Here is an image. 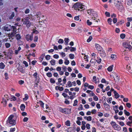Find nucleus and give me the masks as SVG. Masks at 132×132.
Returning a JSON list of instances; mask_svg holds the SVG:
<instances>
[{"label":"nucleus","instance_id":"6ab92c4d","mask_svg":"<svg viewBox=\"0 0 132 132\" xmlns=\"http://www.w3.org/2000/svg\"><path fill=\"white\" fill-rule=\"evenodd\" d=\"M15 37H16V39L18 40H19L21 38V36L19 34H18L15 35Z\"/></svg>","mask_w":132,"mask_h":132},{"label":"nucleus","instance_id":"49530a36","mask_svg":"<svg viewBox=\"0 0 132 132\" xmlns=\"http://www.w3.org/2000/svg\"><path fill=\"white\" fill-rule=\"evenodd\" d=\"M125 34H121L120 35V37L121 38L123 39L125 37Z\"/></svg>","mask_w":132,"mask_h":132},{"label":"nucleus","instance_id":"a211bd4d","mask_svg":"<svg viewBox=\"0 0 132 132\" xmlns=\"http://www.w3.org/2000/svg\"><path fill=\"white\" fill-rule=\"evenodd\" d=\"M11 28H12V29H13L12 31L13 32H16L17 30L16 27L14 26H11Z\"/></svg>","mask_w":132,"mask_h":132},{"label":"nucleus","instance_id":"69168bd1","mask_svg":"<svg viewBox=\"0 0 132 132\" xmlns=\"http://www.w3.org/2000/svg\"><path fill=\"white\" fill-rule=\"evenodd\" d=\"M106 15L108 16L109 17L110 16V13L109 12H106L105 13Z\"/></svg>","mask_w":132,"mask_h":132},{"label":"nucleus","instance_id":"37998d69","mask_svg":"<svg viewBox=\"0 0 132 132\" xmlns=\"http://www.w3.org/2000/svg\"><path fill=\"white\" fill-rule=\"evenodd\" d=\"M88 88L89 89H93L94 88V86H93L90 85L88 86Z\"/></svg>","mask_w":132,"mask_h":132},{"label":"nucleus","instance_id":"338daca9","mask_svg":"<svg viewBox=\"0 0 132 132\" xmlns=\"http://www.w3.org/2000/svg\"><path fill=\"white\" fill-rule=\"evenodd\" d=\"M50 82L52 83H54L55 82V80L51 78L50 79Z\"/></svg>","mask_w":132,"mask_h":132},{"label":"nucleus","instance_id":"4c0bfd02","mask_svg":"<svg viewBox=\"0 0 132 132\" xmlns=\"http://www.w3.org/2000/svg\"><path fill=\"white\" fill-rule=\"evenodd\" d=\"M79 107L78 108V110H82L83 109V106L82 105V104H80L79 106Z\"/></svg>","mask_w":132,"mask_h":132},{"label":"nucleus","instance_id":"774afa93","mask_svg":"<svg viewBox=\"0 0 132 132\" xmlns=\"http://www.w3.org/2000/svg\"><path fill=\"white\" fill-rule=\"evenodd\" d=\"M64 103L66 104H69V101L67 99H66L64 101Z\"/></svg>","mask_w":132,"mask_h":132},{"label":"nucleus","instance_id":"e2e57ef3","mask_svg":"<svg viewBox=\"0 0 132 132\" xmlns=\"http://www.w3.org/2000/svg\"><path fill=\"white\" fill-rule=\"evenodd\" d=\"M28 119L27 117L24 118L23 119V121L24 122H27L28 120Z\"/></svg>","mask_w":132,"mask_h":132},{"label":"nucleus","instance_id":"2eb2a0df","mask_svg":"<svg viewBox=\"0 0 132 132\" xmlns=\"http://www.w3.org/2000/svg\"><path fill=\"white\" fill-rule=\"evenodd\" d=\"M111 57L112 60H115L116 59L117 56L116 55L112 54L111 55Z\"/></svg>","mask_w":132,"mask_h":132},{"label":"nucleus","instance_id":"bb28decb","mask_svg":"<svg viewBox=\"0 0 132 132\" xmlns=\"http://www.w3.org/2000/svg\"><path fill=\"white\" fill-rule=\"evenodd\" d=\"M92 39V36H90L89 38L87 40V42H89Z\"/></svg>","mask_w":132,"mask_h":132},{"label":"nucleus","instance_id":"f257e3e1","mask_svg":"<svg viewBox=\"0 0 132 132\" xmlns=\"http://www.w3.org/2000/svg\"><path fill=\"white\" fill-rule=\"evenodd\" d=\"M14 116L13 115H10L8 118V120L6 121L7 123L10 126L14 125L16 124V121L13 119Z\"/></svg>","mask_w":132,"mask_h":132},{"label":"nucleus","instance_id":"423d86ee","mask_svg":"<svg viewBox=\"0 0 132 132\" xmlns=\"http://www.w3.org/2000/svg\"><path fill=\"white\" fill-rule=\"evenodd\" d=\"M59 109L60 111L62 113L65 114H67L68 113V109L67 108H65L63 109L61 108H59Z\"/></svg>","mask_w":132,"mask_h":132},{"label":"nucleus","instance_id":"13d9d810","mask_svg":"<svg viewBox=\"0 0 132 132\" xmlns=\"http://www.w3.org/2000/svg\"><path fill=\"white\" fill-rule=\"evenodd\" d=\"M24 81L23 80H21L19 81V83L20 85H22L23 84Z\"/></svg>","mask_w":132,"mask_h":132},{"label":"nucleus","instance_id":"f3484780","mask_svg":"<svg viewBox=\"0 0 132 132\" xmlns=\"http://www.w3.org/2000/svg\"><path fill=\"white\" fill-rule=\"evenodd\" d=\"M26 24L27 27H29L30 26L31 24V23L29 21L27 20L26 22Z\"/></svg>","mask_w":132,"mask_h":132},{"label":"nucleus","instance_id":"7ed1b4c3","mask_svg":"<svg viewBox=\"0 0 132 132\" xmlns=\"http://www.w3.org/2000/svg\"><path fill=\"white\" fill-rule=\"evenodd\" d=\"M87 11L88 14L90 15L92 18L93 19V18H95V16L96 14L94 13V12L93 10L90 9L88 10Z\"/></svg>","mask_w":132,"mask_h":132},{"label":"nucleus","instance_id":"2f4dec72","mask_svg":"<svg viewBox=\"0 0 132 132\" xmlns=\"http://www.w3.org/2000/svg\"><path fill=\"white\" fill-rule=\"evenodd\" d=\"M108 22L110 24V25L111 24V22H112V19L111 18H109L108 19Z\"/></svg>","mask_w":132,"mask_h":132},{"label":"nucleus","instance_id":"412c9836","mask_svg":"<svg viewBox=\"0 0 132 132\" xmlns=\"http://www.w3.org/2000/svg\"><path fill=\"white\" fill-rule=\"evenodd\" d=\"M68 87H71L72 86V83L70 81H69L68 82Z\"/></svg>","mask_w":132,"mask_h":132},{"label":"nucleus","instance_id":"8fccbe9b","mask_svg":"<svg viewBox=\"0 0 132 132\" xmlns=\"http://www.w3.org/2000/svg\"><path fill=\"white\" fill-rule=\"evenodd\" d=\"M62 95L63 96L65 97V98H66V97L67 96H68V97H69V96H68L67 94H66L65 93H63L62 94Z\"/></svg>","mask_w":132,"mask_h":132},{"label":"nucleus","instance_id":"79ce46f5","mask_svg":"<svg viewBox=\"0 0 132 132\" xmlns=\"http://www.w3.org/2000/svg\"><path fill=\"white\" fill-rule=\"evenodd\" d=\"M93 79L94 81L95 82V83H96V82H98L97 79H96V77L95 76H94L93 77Z\"/></svg>","mask_w":132,"mask_h":132},{"label":"nucleus","instance_id":"4468645a","mask_svg":"<svg viewBox=\"0 0 132 132\" xmlns=\"http://www.w3.org/2000/svg\"><path fill=\"white\" fill-rule=\"evenodd\" d=\"M114 79L117 81H119V76L117 75H116L115 76V77H114Z\"/></svg>","mask_w":132,"mask_h":132},{"label":"nucleus","instance_id":"680f3d73","mask_svg":"<svg viewBox=\"0 0 132 132\" xmlns=\"http://www.w3.org/2000/svg\"><path fill=\"white\" fill-rule=\"evenodd\" d=\"M112 100V98L111 97L109 98L108 100H107V101L109 103H111V101Z\"/></svg>","mask_w":132,"mask_h":132},{"label":"nucleus","instance_id":"6e6d98bb","mask_svg":"<svg viewBox=\"0 0 132 132\" xmlns=\"http://www.w3.org/2000/svg\"><path fill=\"white\" fill-rule=\"evenodd\" d=\"M70 48H72L70 50L71 51H74L76 50V48H75L72 47H70Z\"/></svg>","mask_w":132,"mask_h":132},{"label":"nucleus","instance_id":"c85d7f7f","mask_svg":"<svg viewBox=\"0 0 132 132\" xmlns=\"http://www.w3.org/2000/svg\"><path fill=\"white\" fill-rule=\"evenodd\" d=\"M69 56L70 57V58L71 59H73L74 57V55L72 54H70Z\"/></svg>","mask_w":132,"mask_h":132},{"label":"nucleus","instance_id":"39448f33","mask_svg":"<svg viewBox=\"0 0 132 132\" xmlns=\"http://www.w3.org/2000/svg\"><path fill=\"white\" fill-rule=\"evenodd\" d=\"M123 46L124 47L128 48L129 50H132V46L129 43L124 42L123 43Z\"/></svg>","mask_w":132,"mask_h":132},{"label":"nucleus","instance_id":"0eeeda50","mask_svg":"<svg viewBox=\"0 0 132 132\" xmlns=\"http://www.w3.org/2000/svg\"><path fill=\"white\" fill-rule=\"evenodd\" d=\"M3 30L5 31H10L12 30V28H11V25H9V26H5L3 28Z\"/></svg>","mask_w":132,"mask_h":132},{"label":"nucleus","instance_id":"c756f323","mask_svg":"<svg viewBox=\"0 0 132 132\" xmlns=\"http://www.w3.org/2000/svg\"><path fill=\"white\" fill-rule=\"evenodd\" d=\"M13 52L11 50H9L8 53L9 55H10L11 56L13 54Z\"/></svg>","mask_w":132,"mask_h":132},{"label":"nucleus","instance_id":"4d7b16f0","mask_svg":"<svg viewBox=\"0 0 132 132\" xmlns=\"http://www.w3.org/2000/svg\"><path fill=\"white\" fill-rule=\"evenodd\" d=\"M59 89H58L60 91H62L63 90L64 88L62 87H59Z\"/></svg>","mask_w":132,"mask_h":132},{"label":"nucleus","instance_id":"e433bc0d","mask_svg":"<svg viewBox=\"0 0 132 132\" xmlns=\"http://www.w3.org/2000/svg\"><path fill=\"white\" fill-rule=\"evenodd\" d=\"M62 70L63 71V72L67 70V68L66 67H62Z\"/></svg>","mask_w":132,"mask_h":132},{"label":"nucleus","instance_id":"f03ea898","mask_svg":"<svg viewBox=\"0 0 132 132\" xmlns=\"http://www.w3.org/2000/svg\"><path fill=\"white\" fill-rule=\"evenodd\" d=\"M110 124L115 130L120 131L121 129V127L119 125L117 124L115 122L112 121L110 123Z\"/></svg>","mask_w":132,"mask_h":132},{"label":"nucleus","instance_id":"c03bdc74","mask_svg":"<svg viewBox=\"0 0 132 132\" xmlns=\"http://www.w3.org/2000/svg\"><path fill=\"white\" fill-rule=\"evenodd\" d=\"M119 123L121 126H122L124 125V123L123 122L119 121Z\"/></svg>","mask_w":132,"mask_h":132},{"label":"nucleus","instance_id":"6e6552de","mask_svg":"<svg viewBox=\"0 0 132 132\" xmlns=\"http://www.w3.org/2000/svg\"><path fill=\"white\" fill-rule=\"evenodd\" d=\"M95 47L98 51H100L101 52L103 51V49L99 44H96Z\"/></svg>","mask_w":132,"mask_h":132},{"label":"nucleus","instance_id":"603ef678","mask_svg":"<svg viewBox=\"0 0 132 132\" xmlns=\"http://www.w3.org/2000/svg\"><path fill=\"white\" fill-rule=\"evenodd\" d=\"M4 75L5 76V79L6 80L8 78L7 74V73H5Z\"/></svg>","mask_w":132,"mask_h":132},{"label":"nucleus","instance_id":"9b49d317","mask_svg":"<svg viewBox=\"0 0 132 132\" xmlns=\"http://www.w3.org/2000/svg\"><path fill=\"white\" fill-rule=\"evenodd\" d=\"M17 69L20 72L23 73L24 72L25 68L24 67H19L17 68Z\"/></svg>","mask_w":132,"mask_h":132},{"label":"nucleus","instance_id":"5701e85b","mask_svg":"<svg viewBox=\"0 0 132 132\" xmlns=\"http://www.w3.org/2000/svg\"><path fill=\"white\" fill-rule=\"evenodd\" d=\"M70 122L69 120H67L65 122V124L67 126H70Z\"/></svg>","mask_w":132,"mask_h":132},{"label":"nucleus","instance_id":"58836bf2","mask_svg":"<svg viewBox=\"0 0 132 132\" xmlns=\"http://www.w3.org/2000/svg\"><path fill=\"white\" fill-rule=\"evenodd\" d=\"M126 105L129 108H130L131 106V105L129 103H127L126 104Z\"/></svg>","mask_w":132,"mask_h":132},{"label":"nucleus","instance_id":"5fc2aeb1","mask_svg":"<svg viewBox=\"0 0 132 132\" xmlns=\"http://www.w3.org/2000/svg\"><path fill=\"white\" fill-rule=\"evenodd\" d=\"M55 61L52 60L50 62V63L52 65H54L55 64Z\"/></svg>","mask_w":132,"mask_h":132},{"label":"nucleus","instance_id":"09e8293b","mask_svg":"<svg viewBox=\"0 0 132 132\" xmlns=\"http://www.w3.org/2000/svg\"><path fill=\"white\" fill-rule=\"evenodd\" d=\"M2 103H3L5 105V106L6 104L7 101L5 100H3Z\"/></svg>","mask_w":132,"mask_h":132},{"label":"nucleus","instance_id":"473e14b6","mask_svg":"<svg viewBox=\"0 0 132 132\" xmlns=\"http://www.w3.org/2000/svg\"><path fill=\"white\" fill-rule=\"evenodd\" d=\"M132 123V121L127 122L126 124L130 126H131V124Z\"/></svg>","mask_w":132,"mask_h":132},{"label":"nucleus","instance_id":"20e7f679","mask_svg":"<svg viewBox=\"0 0 132 132\" xmlns=\"http://www.w3.org/2000/svg\"><path fill=\"white\" fill-rule=\"evenodd\" d=\"M84 6V5H83L81 3L77 2L75 4L73 5V7L75 9H76L78 8H80V9H82L83 7L82 6Z\"/></svg>","mask_w":132,"mask_h":132},{"label":"nucleus","instance_id":"7c9ffc66","mask_svg":"<svg viewBox=\"0 0 132 132\" xmlns=\"http://www.w3.org/2000/svg\"><path fill=\"white\" fill-rule=\"evenodd\" d=\"M86 119L88 121H91L92 120V117L90 116H89L87 118H86Z\"/></svg>","mask_w":132,"mask_h":132},{"label":"nucleus","instance_id":"a878e982","mask_svg":"<svg viewBox=\"0 0 132 132\" xmlns=\"http://www.w3.org/2000/svg\"><path fill=\"white\" fill-rule=\"evenodd\" d=\"M38 103L40 104L41 107L43 108L44 103L42 101H39Z\"/></svg>","mask_w":132,"mask_h":132},{"label":"nucleus","instance_id":"b1692460","mask_svg":"<svg viewBox=\"0 0 132 132\" xmlns=\"http://www.w3.org/2000/svg\"><path fill=\"white\" fill-rule=\"evenodd\" d=\"M5 45L6 48H9L10 46V43H7L5 44Z\"/></svg>","mask_w":132,"mask_h":132},{"label":"nucleus","instance_id":"0e129e2a","mask_svg":"<svg viewBox=\"0 0 132 132\" xmlns=\"http://www.w3.org/2000/svg\"><path fill=\"white\" fill-rule=\"evenodd\" d=\"M29 12V9H26L25 11V13L26 14L28 13Z\"/></svg>","mask_w":132,"mask_h":132},{"label":"nucleus","instance_id":"72a5a7b5","mask_svg":"<svg viewBox=\"0 0 132 132\" xmlns=\"http://www.w3.org/2000/svg\"><path fill=\"white\" fill-rule=\"evenodd\" d=\"M86 23L89 26L91 25L92 24V22H90L89 20H88L87 21Z\"/></svg>","mask_w":132,"mask_h":132},{"label":"nucleus","instance_id":"1a4fd4ad","mask_svg":"<svg viewBox=\"0 0 132 132\" xmlns=\"http://www.w3.org/2000/svg\"><path fill=\"white\" fill-rule=\"evenodd\" d=\"M56 69L57 71L59 72L60 75H61L63 74L64 72L62 70L61 68V67H58L56 68Z\"/></svg>","mask_w":132,"mask_h":132},{"label":"nucleus","instance_id":"864d4df0","mask_svg":"<svg viewBox=\"0 0 132 132\" xmlns=\"http://www.w3.org/2000/svg\"><path fill=\"white\" fill-rule=\"evenodd\" d=\"M69 63V61L68 60H65L64 62V63L66 65H68Z\"/></svg>","mask_w":132,"mask_h":132},{"label":"nucleus","instance_id":"aec40b11","mask_svg":"<svg viewBox=\"0 0 132 132\" xmlns=\"http://www.w3.org/2000/svg\"><path fill=\"white\" fill-rule=\"evenodd\" d=\"M124 113L125 115L127 116H129L130 115V113L128 111H127L126 110H124Z\"/></svg>","mask_w":132,"mask_h":132},{"label":"nucleus","instance_id":"4be33fe9","mask_svg":"<svg viewBox=\"0 0 132 132\" xmlns=\"http://www.w3.org/2000/svg\"><path fill=\"white\" fill-rule=\"evenodd\" d=\"M78 101L77 100H75L74 101V103L73 105V106H75L77 104Z\"/></svg>","mask_w":132,"mask_h":132},{"label":"nucleus","instance_id":"f8f14e48","mask_svg":"<svg viewBox=\"0 0 132 132\" xmlns=\"http://www.w3.org/2000/svg\"><path fill=\"white\" fill-rule=\"evenodd\" d=\"M114 96L116 98H118L119 97V95L116 92V91H114Z\"/></svg>","mask_w":132,"mask_h":132},{"label":"nucleus","instance_id":"bf43d9fd","mask_svg":"<svg viewBox=\"0 0 132 132\" xmlns=\"http://www.w3.org/2000/svg\"><path fill=\"white\" fill-rule=\"evenodd\" d=\"M92 132H96V129L95 127H92Z\"/></svg>","mask_w":132,"mask_h":132},{"label":"nucleus","instance_id":"c9c22d12","mask_svg":"<svg viewBox=\"0 0 132 132\" xmlns=\"http://www.w3.org/2000/svg\"><path fill=\"white\" fill-rule=\"evenodd\" d=\"M58 42L59 43L61 44L63 43L64 42L63 40L62 39H59Z\"/></svg>","mask_w":132,"mask_h":132},{"label":"nucleus","instance_id":"f704fd0d","mask_svg":"<svg viewBox=\"0 0 132 132\" xmlns=\"http://www.w3.org/2000/svg\"><path fill=\"white\" fill-rule=\"evenodd\" d=\"M90 125L89 123H87L86 124V128L88 129H89L90 128Z\"/></svg>","mask_w":132,"mask_h":132},{"label":"nucleus","instance_id":"9d476101","mask_svg":"<svg viewBox=\"0 0 132 132\" xmlns=\"http://www.w3.org/2000/svg\"><path fill=\"white\" fill-rule=\"evenodd\" d=\"M37 72L35 73L33 75V76L34 77L36 80L37 82H39V78L37 76Z\"/></svg>","mask_w":132,"mask_h":132},{"label":"nucleus","instance_id":"393cba45","mask_svg":"<svg viewBox=\"0 0 132 132\" xmlns=\"http://www.w3.org/2000/svg\"><path fill=\"white\" fill-rule=\"evenodd\" d=\"M109 72L111 71L113 69L112 67H109L107 68Z\"/></svg>","mask_w":132,"mask_h":132},{"label":"nucleus","instance_id":"052dcab7","mask_svg":"<svg viewBox=\"0 0 132 132\" xmlns=\"http://www.w3.org/2000/svg\"><path fill=\"white\" fill-rule=\"evenodd\" d=\"M101 82L102 83H106V81L105 79L103 78L102 79Z\"/></svg>","mask_w":132,"mask_h":132},{"label":"nucleus","instance_id":"a19ab883","mask_svg":"<svg viewBox=\"0 0 132 132\" xmlns=\"http://www.w3.org/2000/svg\"><path fill=\"white\" fill-rule=\"evenodd\" d=\"M25 97L23 98V100H26L28 99V96L27 94H25Z\"/></svg>","mask_w":132,"mask_h":132},{"label":"nucleus","instance_id":"ddd939ff","mask_svg":"<svg viewBox=\"0 0 132 132\" xmlns=\"http://www.w3.org/2000/svg\"><path fill=\"white\" fill-rule=\"evenodd\" d=\"M15 14L14 12H12L11 15L10 16H9V20H11L13 19V17L14 16Z\"/></svg>","mask_w":132,"mask_h":132},{"label":"nucleus","instance_id":"de8ad7c7","mask_svg":"<svg viewBox=\"0 0 132 132\" xmlns=\"http://www.w3.org/2000/svg\"><path fill=\"white\" fill-rule=\"evenodd\" d=\"M117 21V19L116 18H114L113 19V21L114 23H116Z\"/></svg>","mask_w":132,"mask_h":132},{"label":"nucleus","instance_id":"cd10ccee","mask_svg":"<svg viewBox=\"0 0 132 132\" xmlns=\"http://www.w3.org/2000/svg\"><path fill=\"white\" fill-rule=\"evenodd\" d=\"M102 53H101V52H100V53L101 54V56L103 57H104L105 56V52H104L103 51H103H102Z\"/></svg>","mask_w":132,"mask_h":132},{"label":"nucleus","instance_id":"a18cd8bd","mask_svg":"<svg viewBox=\"0 0 132 132\" xmlns=\"http://www.w3.org/2000/svg\"><path fill=\"white\" fill-rule=\"evenodd\" d=\"M91 112L92 114H94L96 113V111L95 109H93L92 110Z\"/></svg>","mask_w":132,"mask_h":132},{"label":"nucleus","instance_id":"ea45409f","mask_svg":"<svg viewBox=\"0 0 132 132\" xmlns=\"http://www.w3.org/2000/svg\"><path fill=\"white\" fill-rule=\"evenodd\" d=\"M93 99L95 101H97L98 100V98L96 96L94 95V96Z\"/></svg>","mask_w":132,"mask_h":132},{"label":"nucleus","instance_id":"dca6fc26","mask_svg":"<svg viewBox=\"0 0 132 132\" xmlns=\"http://www.w3.org/2000/svg\"><path fill=\"white\" fill-rule=\"evenodd\" d=\"M20 107L21 110L24 111L25 108L24 105V104H22L21 105Z\"/></svg>","mask_w":132,"mask_h":132},{"label":"nucleus","instance_id":"3c124183","mask_svg":"<svg viewBox=\"0 0 132 132\" xmlns=\"http://www.w3.org/2000/svg\"><path fill=\"white\" fill-rule=\"evenodd\" d=\"M15 130V128H11L10 129V132H13Z\"/></svg>","mask_w":132,"mask_h":132}]
</instances>
